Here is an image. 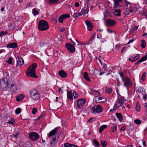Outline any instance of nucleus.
Here are the masks:
<instances>
[{"instance_id": "17", "label": "nucleus", "mask_w": 147, "mask_h": 147, "mask_svg": "<svg viewBox=\"0 0 147 147\" xmlns=\"http://www.w3.org/2000/svg\"><path fill=\"white\" fill-rule=\"evenodd\" d=\"M17 47V44L16 42L8 44L7 47L9 48H16Z\"/></svg>"}, {"instance_id": "42", "label": "nucleus", "mask_w": 147, "mask_h": 147, "mask_svg": "<svg viewBox=\"0 0 147 147\" xmlns=\"http://www.w3.org/2000/svg\"><path fill=\"white\" fill-rule=\"evenodd\" d=\"M45 42H41L40 43L39 46L40 48H42L45 45Z\"/></svg>"}, {"instance_id": "41", "label": "nucleus", "mask_w": 147, "mask_h": 147, "mask_svg": "<svg viewBox=\"0 0 147 147\" xmlns=\"http://www.w3.org/2000/svg\"><path fill=\"white\" fill-rule=\"evenodd\" d=\"M7 32L2 31L0 33V37H1L3 36L4 35H6Z\"/></svg>"}, {"instance_id": "44", "label": "nucleus", "mask_w": 147, "mask_h": 147, "mask_svg": "<svg viewBox=\"0 0 147 147\" xmlns=\"http://www.w3.org/2000/svg\"><path fill=\"white\" fill-rule=\"evenodd\" d=\"M58 0H49V3H50L54 4L57 2Z\"/></svg>"}, {"instance_id": "43", "label": "nucleus", "mask_w": 147, "mask_h": 147, "mask_svg": "<svg viewBox=\"0 0 147 147\" xmlns=\"http://www.w3.org/2000/svg\"><path fill=\"white\" fill-rule=\"evenodd\" d=\"M37 111V109L36 108H33L32 109V113L34 114H35L36 113Z\"/></svg>"}, {"instance_id": "27", "label": "nucleus", "mask_w": 147, "mask_h": 147, "mask_svg": "<svg viewBox=\"0 0 147 147\" xmlns=\"http://www.w3.org/2000/svg\"><path fill=\"white\" fill-rule=\"evenodd\" d=\"M146 59L144 57V56L141 59H140L139 60H138L136 63V65H138L139 63L142 62L145 60H146Z\"/></svg>"}, {"instance_id": "7", "label": "nucleus", "mask_w": 147, "mask_h": 147, "mask_svg": "<svg viewBox=\"0 0 147 147\" xmlns=\"http://www.w3.org/2000/svg\"><path fill=\"white\" fill-rule=\"evenodd\" d=\"M29 136L30 138L33 140H36L38 139L40 137L38 133L34 132H30Z\"/></svg>"}, {"instance_id": "11", "label": "nucleus", "mask_w": 147, "mask_h": 147, "mask_svg": "<svg viewBox=\"0 0 147 147\" xmlns=\"http://www.w3.org/2000/svg\"><path fill=\"white\" fill-rule=\"evenodd\" d=\"M119 96L120 97L117 99V102L120 105V106L121 107L124 104V97L121 96L120 95Z\"/></svg>"}, {"instance_id": "22", "label": "nucleus", "mask_w": 147, "mask_h": 147, "mask_svg": "<svg viewBox=\"0 0 147 147\" xmlns=\"http://www.w3.org/2000/svg\"><path fill=\"white\" fill-rule=\"evenodd\" d=\"M107 127V125H103L102 126H101L100 128L99 129V132L101 133L102 132L103 130L105 128Z\"/></svg>"}, {"instance_id": "33", "label": "nucleus", "mask_w": 147, "mask_h": 147, "mask_svg": "<svg viewBox=\"0 0 147 147\" xmlns=\"http://www.w3.org/2000/svg\"><path fill=\"white\" fill-rule=\"evenodd\" d=\"M112 90V89L111 88H109L108 87H106L105 91L106 92L110 94Z\"/></svg>"}, {"instance_id": "10", "label": "nucleus", "mask_w": 147, "mask_h": 147, "mask_svg": "<svg viewBox=\"0 0 147 147\" xmlns=\"http://www.w3.org/2000/svg\"><path fill=\"white\" fill-rule=\"evenodd\" d=\"M86 102V100L83 99H79L77 101V106L78 108H81Z\"/></svg>"}, {"instance_id": "52", "label": "nucleus", "mask_w": 147, "mask_h": 147, "mask_svg": "<svg viewBox=\"0 0 147 147\" xmlns=\"http://www.w3.org/2000/svg\"><path fill=\"white\" fill-rule=\"evenodd\" d=\"M146 78L144 74H143L141 76V79L143 81H144Z\"/></svg>"}, {"instance_id": "51", "label": "nucleus", "mask_w": 147, "mask_h": 147, "mask_svg": "<svg viewBox=\"0 0 147 147\" xmlns=\"http://www.w3.org/2000/svg\"><path fill=\"white\" fill-rule=\"evenodd\" d=\"M107 65L106 64H104L102 66V68L104 71H105L107 69Z\"/></svg>"}, {"instance_id": "56", "label": "nucleus", "mask_w": 147, "mask_h": 147, "mask_svg": "<svg viewBox=\"0 0 147 147\" xmlns=\"http://www.w3.org/2000/svg\"><path fill=\"white\" fill-rule=\"evenodd\" d=\"M107 32H108V33H112V32H113L110 29H109V28L108 29H107Z\"/></svg>"}, {"instance_id": "60", "label": "nucleus", "mask_w": 147, "mask_h": 147, "mask_svg": "<svg viewBox=\"0 0 147 147\" xmlns=\"http://www.w3.org/2000/svg\"><path fill=\"white\" fill-rule=\"evenodd\" d=\"M134 41V40L133 39H131L129 41V42L127 43V44H129L130 42H132Z\"/></svg>"}, {"instance_id": "24", "label": "nucleus", "mask_w": 147, "mask_h": 147, "mask_svg": "<svg viewBox=\"0 0 147 147\" xmlns=\"http://www.w3.org/2000/svg\"><path fill=\"white\" fill-rule=\"evenodd\" d=\"M7 123L9 124H12V125H14L15 123V120L14 119V118H10V119L7 122Z\"/></svg>"}, {"instance_id": "1", "label": "nucleus", "mask_w": 147, "mask_h": 147, "mask_svg": "<svg viewBox=\"0 0 147 147\" xmlns=\"http://www.w3.org/2000/svg\"><path fill=\"white\" fill-rule=\"evenodd\" d=\"M4 88L12 92L16 91V86L15 84L11 82L10 78H7L6 77L0 80V89Z\"/></svg>"}, {"instance_id": "57", "label": "nucleus", "mask_w": 147, "mask_h": 147, "mask_svg": "<svg viewBox=\"0 0 147 147\" xmlns=\"http://www.w3.org/2000/svg\"><path fill=\"white\" fill-rule=\"evenodd\" d=\"M125 47H123V48L121 50V53H123V52H124L125 51Z\"/></svg>"}, {"instance_id": "39", "label": "nucleus", "mask_w": 147, "mask_h": 147, "mask_svg": "<svg viewBox=\"0 0 147 147\" xmlns=\"http://www.w3.org/2000/svg\"><path fill=\"white\" fill-rule=\"evenodd\" d=\"M21 112V110L20 108H18L16 109L15 111V113L17 114H19Z\"/></svg>"}, {"instance_id": "14", "label": "nucleus", "mask_w": 147, "mask_h": 147, "mask_svg": "<svg viewBox=\"0 0 147 147\" xmlns=\"http://www.w3.org/2000/svg\"><path fill=\"white\" fill-rule=\"evenodd\" d=\"M103 99H104V98H103L97 96L95 97L94 98V101L97 103L104 102L105 101L104 100L100 101V100H102Z\"/></svg>"}, {"instance_id": "53", "label": "nucleus", "mask_w": 147, "mask_h": 147, "mask_svg": "<svg viewBox=\"0 0 147 147\" xmlns=\"http://www.w3.org/2000/svg\"><path fill=\"white\" fill-rule=\"evenodd\" d=\"M119 12H121V10L120 9H116L115 10L114 13H117Z\"/></svg>"}, {"instance_id": "3", "label": "nucleus", "mask_w": 147, "mask_h": 147, "mask_svg": "<svg viewBox=\"0 0 147 147\" xmlns=\"http://www.w3.org/2000/svg\"><path fill=\"white\" fill-rule=\"evenodd\" d=\"M49 28L47 22L44 20H41L39 22L38 28L41 31H44L48 29Z\"/></svg>"}, {"instance_id": "36", "label": "nucleus", "mask_w": 147, "mask_h": 147, "mask_svg": "<svg viewBox=\"0 0 147 147\" xmlns=\"http://www.w3.org/2000/svg\"><path fill=\"white\" fill-rule=\"evenodd\" d=\"M101 144L103 147H105L107 146V142L105 141L104 140L101 141Z\"/></svg>"}, {"instance_id": "8", "label": "nucleus", "mask_w": 147, "mask_h": 147, "mask_svg": "<svg viewBox=\"0 0 147 147\" xmlns=\"http://www.w3.org/2000/svg\"><path fill=\"white\" fill-rule=\"evenodd\" d=\"M116 24V21L114 20L111 19L106 20L105 22V24L106 26H113L115 25Z\"/></svg>"}, {"instance_id": "32", "label": "nucleus", "mask_w": 147, "mask_h": 147, "mask_svg": "<svg viewBox=\"0 0 147 147\" xmlns=\"http://www.w3.org/2000/svg\"><path fill=\"white\" fill-rule=\"evenodd\" d=\"M6 62L9 64H12V59L11 57H9L8 59Z\"/></svg>"}, {"instance_id": "19", "label": "nucleus", "mask_w": 147, "mask_h": 147, "mask_svg": "<svg viewBox=\"0 0 147 147\" xmlns=\"http://www.w3.org/2000/svg\"><path fill=\"white\" fill-rule=\"evenodd\" d=\"M24 98V95L23 94H20L16 96V100L17 101H20L22 100Z\"/></svg>"}, {"instance_id": "12", "label": "nucleus", "mask_w": 147, "mask_h": 147, "mask_svg": "<svg viewBox=\"0 0 147 147\" xmlns=\"http://www.w3.org/2000/svg\"><path fill=\"white\" fill-rule=\"evenodd\" d=\"M86 23L88 27V29L89 31H91L92 30V24L91 22L89 20H86Z\"/></svg>"}, {"instance_id": "31", "label": "nucleus", "mask_w": 147, "mask_h": 147, "mask_svg": "<svg viewBox=\"0 0 147 147\" xmlns=\"http://www.w3.org/2000/svg\"><path fill=\"white\" fill-rule=\"evenodd\" d=\"M65 19L64 18L63 16L61 15L59 18L58 21L59 22L61 23H63V20H64Z\"/></svg>"}, {"instance_id": "25", "label": "nucleus", "mask_w": 147, "mask_h": 147, "mask_svg": "<svg viewBox=\"0 0 147 147\" xmlns=\"http://www.w3.org/2000/svg\"><path fill=\"white\" fill-rule=\"evenodd\" d=\"M84 77L86 80L89 81H90V79L89 78L87 73L86 72H84Z\"/></svg>"}, {"instance_id": "29", "label": "nucleus", "mask_w": 147, "mask_h": 147, "mask_svg": "<svg viewBox=\"0 0 147 147\" xmlns=\"http://www.w3.org/2000/svg\"><path fill=\"white\" fill-rule=\"evenodd\" d=\"M91 92L94 94H95L96 95L99 96L100 95V94L98 91L95 90L94 89H90Z\"/></svg>"}, {"instance_id": "48", "label": "nucleus", "mask_w": 147, "mask_h": 147, "mask_svg": "<svg viewBox=\"0 0 147 147\" xmlns=\"http://www.w3.org/2000/svg\"><path fill=\"white\" fill-rule=\"evenodd\" d=\"M71 144L68 143H65L64 144L65 147H71Z\"/></svg>"}, {"instance_id": "23", "label": "nucleus", "mask_w": 147, "mask_h": 147, "mask_svg": "<svg viewBox=\"0 0 147 147\" xmlns=\"http://www.w3.org/2000/svg\"><path fill=\"white\" fill-rule=\"evenodd\" d=\"M89 11V9L86 7H84L81 10V12L83 14L87 13Z\"/></svg>"}, {"instance_id": "55", "label": "nucleus", "mask_w": 147, "mask_h": 147, "mask_svg": "<svg viewBox=\"0 0 147 147\" xmlns=\"http://www.w3.org/2000/svg\"><path fill=\"white\" fill-rule=\"evenodd\" d=\"M58 92L60 93V94H63V91H62L61 88H59V90L58 91Z\"/></svg>"}, {"instance_id": "13", "label": "nucleus", "mask_w": 147, "mask_h": 147, "mask_svg": "<svg viewBox=\"0 0 147 147\" xmlns=\"http://www.w3.org/2000/svg\"><path fill=\"white\" fill-rule=\"evenodd\" d=\"M57 131V128L56 127L54 129H53L51 131L49 134L48 137L49 138H50L53 135H55Z\"/></svg>"}, {"instance_id": "46", "label": "nucleus", "mask_w": 147, "mask_h": 147, "mask_svg": "<svg viewBox=\"0 0 147 147\" xmlns=\"http://www.w3.org/2000/svg\"><path fill=\"white\" fill-rule=\"evenodd\" d=\"M111 129H112V132L115 131L117 129V127L116 126H113L111 127Z\"/></svg>"}, {"instance_id": "4", "label": "nucleus", "mask_w": 147, "mask_h": 147, "mask_svg": "<svg viewBox=\"0 0 147 147\" xmlns=\"http://www.w3.org/2000/svg\"><path fill=\"white\" fill-rule=\"evenodd\" d=\"M30 97L33 100H39L40 98V95L37 90L35 89L31 90L30 92Z\"/></svg>"}, {"instance_id": "15", "label": "nucleus", "mask_w": 147, "mask_h": 147, "mask_svg": "<svg viewBox=\"0 0 147 147\" xmlns=\"http://www.w3.org/2000/svg\"><path fill=\"white\" fill-rule=\"evenodd\" d=\"M24 63V60L22 58H19L17 61L16 66H20Z\"/></svg>"}, {"instance_id": "54", "label": "nucleus", "mask_w": 147, "mask_h": 147, "mask_svg": "<svg viewBox=\"0 0 147 147\" xmlns=\"http://www.w3.org/2000/svg\"><path fill=\"white\" fill-rule=\"evenodd\" d=\"M79 4L78 2H76L75 3V6L76 7H78L79 6Z\"/></svg>"}, {"instance_id": "30", "label": "nucleus", "mask_w": 147, "mask_h": 147, "mask_svg": "<svg viewBox=\"0 0 147 147\" xmlns=\"http://www.w3.org/2000/svg\"><path fill=\"white\" fill-rule=\"evenodd\" d=\"M57 142L56 138L53 139L52 142L51 143V145L52 146H54Z\"/></svg>"}, {"instance_id": "47", "label": "nucleus", "mask_w": 147, "mask_h": 147, "mask_svg": "<svg viewBox=\"0 0 147 147\" xmlns=\"http://www.w3.org/2000/svg\"><path fill=\"white\" fill-rule=\"evenodd\" d=\"M73 95L74 98H76L78 96V94L74 91L73 93Z\"/></svg>"}, {"instance_id": "5", "label": "nucleus", "mask_w": 147, "mask_h": 147, "mask_svg": "<svg viewBox=\"0 0 147 147\" xmlns=\"http://www.w3.org/2000/svg\"><path fill=\"white\" fill-rule=\"evenodd\" d=\"M92 113L93 114L99 113L102 112L103 109L100 105H95L92 108Z\"/></svg>"}, {"instance_id": "64", "label": "nucleus", "mask_w": 147, "mask_h": 147, "mask_svg": "<svg viewBox=\"0 0 147 147\" xmlns=\"http://www.w3.org/2000/svg\"><path fill=\"white\" fill-rule=\"evenodd\" d=\"M133 11V10L132 9H130L129 10V12L130 13L132 12Z\"/></svg>"}, {"instance_id": "6", "label": "nucleus", "mask_w": 147, "mask_h": 147, "mask_svg": "<svg viewBox=\"0 0 147 147\" xmlns=\"http://www.w3.org/2000/svg\"><path fill=\"white\" fill-rule=\"evenodd\" d=\"M74 45L70 44L69 43H67L66 44L65 46L68 51L71 53H74L75 51V49L74 47V46L75 45V43L73 42Z\"/></svg>"}, {"instance_id": "21", "label": "nucleus", "mask_w": 147, "mask_h": 147, "mask_svg": "<svg viewBox=\"0 0 147 147\" xmlns=\"http://www.w3.org/2000/svg\"><path fill=\"white\" fill-rule=\"evenodd\" d=\"M117 118L120 121H121L123 119V117L121 114L120 113H117L116 114Z\"/></svg>"}, {"instance_id": "38", "label": "nucleus", "mask_w": 147, "mask_h": 147, "mask_svg": "<svg viewBox=\"0 0 147 147\" xmlns=\"http://www.w3.org/2000/svg\"><path fill=\"white\" fill-rule=\"evenodd\" d=\"M119 1H117V0H115L114 1V6L116 7H115V8H116L117 7L119 6Z\"/></svg>"}, {"instance_id": "45", "label": "nucleus", "mask_w": 147, "mask_h": 147, "mask_svg": "<svg viewBox=\"0 0 147 147\" xmlns=\"http://www.w3.org/2000/svg\"><path fill=\"white\" fill-rule=\"evenodd\" d=\"M96 119L95 117H92L90 118L88 121V123H90L91 122L94 121Z\"/></svg>"}, {"instance_id": "59", "label": "nucleus", "mask_w": 147, "mask_h": 147, "mask_svg": "<svg viewBox=\"0 0 147 147\" xmlns=\"http://www.w3.org/2000/svg\"><path fill=\"white\" fill-rule=\"evenodd\" d=\"M120 106H119V107H118L117 105V104L115 103L114 105V107H116V109H115V110H116V109L118 108L119 107H120Z\"/></svg>"}, {"instance_id": "50", "label": "nucleus", "mask_w": 147, "mask_h": 147, "mask_svg": "<svg viewBox=\"0 0 147 147\" xmlns=\"http://www.w3.org/2000/svg\"><path fill=\"white\" fill-rule=\"evenodd\" d=\"M125 4L128 6V5H129V8L131 7V5H130V3L128 2L126 0H125Z\"/></svg>"}, {"instance_id": "16", "label": "nucleus", "mask_w": 147, "mask_h": 147, "mask_svg": "<svg viewBox=\"0 0 147 147\" xmlns=\"http://www.w3.org/2000/svg\"><path fill=\"white\" fill-rule=\"evenodd\" d=\"M59 74L62 78H65L67 76V74L63 70L60 71Z\"/></svg>"}, {"instance_id": "26", "label": "nucleus", "mask_w": 147, "mask_h": 147, "mask_svg": "<svg viewBox=\"0 0 147 147\" xmlns=\"http://www.w3.org/2000/svg\"><path fill=\"white\" fill-rule=\"evenodd\" d=\"M93 144L95 146L98 147L100 145L99 142L96 139H94L93 140Z\"/></svg>"}, {"instance_id": "62", "label": "nucleus", "mask_w": 147, "mask_h": 147, "mask_svg": "<svg viewBox=\"0 0 147 147\" xmlns=\"http://www.w3.org/2000/svg\"><path fill=\"white\" fill-rule=\"evenodd\" d=\"M95 36L92 35V36L91 38V40H94Z\"/></svg>"}, {"instance_id": "35", "label": "nucleus", "mask_w": 147, "mask_h": 147, "mask_svg": "<svg viewBox=\"0 0 147 147\" xmlns=\"http://www.w3.org/2000/svg\"><path fill=\"white\" fill-rule=\"evenodd\" d=\"M82 15V14L80 13H75L73 15V17L75 18H77L79 16H81Z\"/></svg>"}, {"instance_id": "40", "label": "nucleus", "mask_w": 147, "mask_h": 147, "mask_svg": "<svg viewBox=\"0 0 147 147\" xmlns=\"http://www.w3.org/2000/svg\"><path fill=\"white\" fill-rule=\"evenodd\" d=\"M32 12L34 15H37L39 14V12L35 9H33Z\"/></svg>"}, {"instance_id": "28", "label": "nucleus", "mask_w": 147, "mask_h": 147, "mask_svg": "<svg viewBox=\"0 0 147 147\" xmlns=\"http://www.w3.org/2000/svg\"><path fill=\"white\" fill-rule=\"evenodd\" d=\"M146 45V42L144 40H141V47L142 48H144L145 47Z\"/></svg>"}, {"instance_id": "18", "label": "nucleus", "mask_w": 147, "mask_h": 147, "mask_svg": "<svg viewBox=\"0 0 147 147\" xmlns=\"http://www.w3.org/2000/svg\"><path fill=\"white\" fill-rule=\"evenodd\" d=\"M67 98L71 101H73V96L72 93L70 91H67Z\"/></svg>"}, {"instance_id": "2", "label": "nucleus", "mask_w": 147, "mask_h": 147, "mask_svg": "<svg viewBox=\"0 0 147 147\" xmlns=\"http://www.w3.org/2000/svg\"><path fill=\"white\" fill-rule=\"evenodd\" d=\"M37 66V64L35 63L30 65L26 71V75L28 76L37 77L35 72V69Z\"/></svg>"}, {"instance_id": "20", "label": "nucleus", "mask_w": 147, "mask_h": 147, "mask_svg": "<svg viewBox=\"0 0 147 147\" xmlns=\"http://www.w3.org/2000/svg\"><path fill=\"white\" fill-rule=\"evenodd\" d=\"M139 56L138 55V54H137L136 56L134 57H132V59L129 58V59L131 62H133L137 60L139 58Z\"/></svg>"}, {"instance_id": "58", "label": "nucleus", "mask_w": 147, "mask_h": 147, "mask_svg": "<svg viewBox=\"0 0 147 147\" xmlns=\"http://www.w3.org/2000/svg\"><path fill=\"white\" fill-rule=\"evenodd\" d=\"M120 13V12H118V13H114V14L116 16H120V15H121Z\"/></svg>"}, {"instance_id": "9", "label": "nucleus", "mask_w": 147, "mask_h": 147, "mask_svg": "<svg viewBox=\"0 0 147 147\" xmlns=\"http://www.w3.org/2000/svg\"><path fill=\"white\" fill-rule=\"evenodd\" d=\"M122 81L124 82V86L126 87L130 86L131 85V83L130 80L127 77H125L124 79L122 78Z\"/></svg>"}, {"instance_id": "34", "label": "nucleus", "mask_w": 147, "mask_h": 147, "mask_svg": "<svg viewBox=\"0 0 147 147\" xmlns=\"http://www.w3.org/2000/svg\"><path fill=\"white\" fill-rule=\"evenodd\" d=\"M134 122L136 124L139 125L141 123V121L139 119H136L134 120Z\"/></svg>"}, {"instance_id": "61", "label": "nucleus", "mask_w": 147, "mask_h": 147, "mask_svg": "<svg viewBox=\"0 0 147 147\" xmlns=\"http://www.w3.org/2000/svg\"><path fill=\"white\" fill-rule=\"evenodd\" d=\"M125 129V127H123L121 128L120 129V131H122V130H124Z\"/></svg>"}, {"instance_id": "37", "label": "nucleus", "mask_w": 147, "mask_h": 147, "mask_svg": "<svg viewBox=\"0 0 147 147\" xmlns=\"http://www.w3.org/2000/svg\"><path fill=\"white\" fill-rule=\"evenodd\" d=\"M62 15L63 16L64 18L65 19L67 18H69L70 17L69 14L68 13L63 14Z\"/></svg>"}, {"instance_id": "49", "label": "nucleus", "mask_w": 147, "mask_h": 147, "mask_svg": "<svg viewBox=\"0 0 147 147\" xmlns=\"http://www.w3.org/2000/svg\"><path fill=\"white\" fill-rule=\"evenodd\" d=\"M140 109V106L138 105H137L136 106V111H139V110Z\"/></svg>"}, {"instance_id": "63", "label": "nucleus", "mask_w": 147, "mask_h": 147, "mask_svg": "<svg viewBox=\"0 0 147 147\" xmlns=\"http://www.w3.org/2000/svg\"><path fill=\"white\" fill-rule=\"evenodd\" d=\"M71 147H78V146L76 145H71Z\"/></svg>"}]
</instances>
